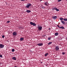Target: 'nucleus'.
I'll return each instance as SVG.
<instances>
[{
	"instance_id": "c756f323",
	"label": "nucleus",
	"mask_w": 67,
	"mask_h": 67,
	"mask_svg": "<svg viewBox=\"0 0 67 67\" xmlns=\"http://www.w3.org/2000/svg\"><path fill=\"white\" fill-rule=\"evenodd\" d=\"M19 29H22V27H19Z\"/></svg>"
},
{
	"instance_id": "423d86ee",
	"label": "nucleus",
	"mask_w": 67,
	"mask_h": 67,
	"mask_svg": "<svg viewBox=\"0 0 67 67\" xmlns=\"http://www.w3.org/2000/svg\"><path fill=\"white\" fill-rule=\"evenodd\" d=\"M59 49V47L58 46H57L55 47V49L56 51H58Z\"/></svg>"
},
{
	"instance_id": "7ed1b4c3",
	"label": "nucleus",
	"mask_w": 67,
	"mask_h": 67,
	"mask_svg": "<svg viewBox=\"0 0 67 67\" xmlns=\"http://www.w3.org/2000/svg\"><path fill=\"white\" fill-rule=\"evenodd\" d=\"M52 10H55L57 12L59 11V9L57 8V7H54L52 8Z\"/></svg>"
},
{
	"instance_id": "aec40b11",
	"label": "nucleus",
	"mask_w": 67,
	"mask_h": 67,
	"mask_svg": "<svg viewBox=\"0 0 67 67\" xmlns=\"http://www.w3.org/2000/svg\"><path fill=\"white\" fill-rule=\"evenodd\" d=\"M52 43V42H50L48 43V45H50V44H51Z\"/></svg>"
},
{
	"instance_id": "b1692460",
	"label": "nucleus",
	"mask_w": 67,
	"mask_h": 67,
	"mask_svg": "<svg viewBox=\"0 0 67 67\" xmlns=\"http://www.w3.org/2000/svg\"><path fill=\"white\" fill-rule=\"evenodd\" d=\"M10 23V21H7V23Z\"/></svg>"
},
{
	"instance_id": "72a5a7b5",
	"label": "nucleus",
	"mask_w": 67,
	"mask_h": 67,
	"mask_svg": "<svg viewBox=\"0 0 67 67\" xmlns=\"http://www.w3.org/2000/svg\"><path fill=\"white\" fill-rule=\"evenodd\" d=\"M66 40H67V38H66Z\"/></svg>"
},
{
	"instance_id": "0eeeda50",
	"label": "nucleus",
	"mask_w": 67,
	"mask_h": 67,
	"mask_svg": "<svg viewBox=\"0 0 67 67\" xmlns=\"http://www.w3.org/2000/svg\"><path fill=\"white\" fill-rule=\"evenodd\" d=\"M52 18L54 20H56L57 19V16H53Z\"/></svg>"
},
{
	"instance_id": "9b49d317",
	"label": "nucleus",
	"mask_w": 67,
	"mask_h": 67,
	"mask_svg": "<svg viewBox=\"0 0 67 67\" xmlns=\"http://www.w3.org/2000/svg\"><path fill=\"white\" fill-rule=\"evenodd\" d=\"M24 40V38H21L20 39V41H23Z\"/></svg>"
},
{
	"instance_id": "2f4dec72",
	"label": "nucleus",
	"mask_w": 67,
	"mask_h": 67,
	"mask_svg": "<svg viewBox=\"0 0 67 67\" xmlns=\"http://www.w3.org/2000/svg\"><path fill=\"white\" fill-rule=\"evenodd\" d=\"M14 67H18V66H14Z\"/></svg>"
},
{
	"instance_id": "412c9836",
	"label": "nucleus",
	"mask_w": 67,
	"mask_h": 67,
	"mask_svg": "<svg viewBox=\"0 0 67 67\" xmlns=\"http://www.w3.org/2000/svg\"><path fill=\"white\" fill-rule=\"evenodd\" d=\"M60 20H63V18H60Z\"/></svg>"
},
{
	"instance_id": "2eb2a0df",
	"label": "nucleus",
	"mask_w": 67,
	"mask_h": 67,
	"mask_svg": "<svg viewBox=\"0 0 67 67\" xmlns=\"http://www.w3.org/2000/svg\"><path fill=\"white\" fill-rule=\"evenodd\" d=\"M58 35V32L55 33V36H57Z\"/></svg>"
},
{
	"instance_id": "f8f14e48",
	"label": "nucleus",
	"mask_w": 67,
	"mask_h": 67,
	"mask_svg": "<svg viewBox=\"0 0 67 67\" xmlns=\"http://www.w3.org/2000/svg\"><path fill=\"white\" fill-rule=\"evenodd\" d=\"M26 12L29 13H31V11L29 10H27V11H26Z\"/></svg>"
},
{
	"instance_id": "4468645a",
	"label": "nucleus",
	"mask_w": 67,
	"mask_h": 67,
	"mask_svg": "<svg viewBox=\"0 0 67 67\" xmlns=\"http://www.w3.org/2000/svg\"><path fill=\"white\" fill-rule=\"evenodd\" d=\"M59 28H60L61 29H64L65 28L63 26H62V27H59Z\"/></svg>"
},
{
	"instance_id": "39448f33",
	"label": "nucleus",
	"mask_w": 67,
	"mask_h": 67,
	"mask_svg": "<svg viewBox=\"0 0 67 67\" xmlns=\"http://www.w3.org/2000/svg\"><path fill=\"white\" fill-rule=\"evenodd\" d=\"M4 45L2 44H0V48H4Z\"/></svg>"
},
{
	"instance_id": "a211bd4d",
	"label": "nucleus",
	"mask_w": 67,
	"mask_h": 67,
	"mask_svg": "<svg viewBox=\"0 0 67 67\" xmlns=\"http://www.w3.org/2000/svg\"><path fill=\"white\" fill-rule=\"evenodd\" d=\"M63 20L65 21H67V19H64Z\"/></svg>"
},
{
	"instance_id": "ddd939ff",
	"label": "nucleus",
	"mask_w": 67,
	"mask_h": 67,
	"mask_svg": "<svg viewBox=\"0 0 67 67\" xmlns=\"http://www.w3.org/2000/svg\"><path fill=\"white\" fill-rule=\"evenodd\" d=\"M12 59H13V60H16V58H15V57H13Z\"/></svg>"
},
{
	"instance_id": "393cba45",
	"label": "nucleus",
	"mask_w": 67,
	"mask_h": 67,
	"mask_svg": "<svg viewBox=\"0 0 67 67\" xmlns=\"http://www.w3.org/2000/svg\"><path fill=\"white\" fill-rule=\"evenodd\" d=\"M48 40H51V38L49 37L48 38Z\"/></svg>"
},
{
	"instance_id": "dca6fc26",
	"label": "nucleus",
	"mask_w": 67,
	"mask_h": 67,
	"mask_svg": "<svg viewBox=\"0 0 67 67\" xmlns=\"http://www.w3.org/2000/svg\"><path fill=\"white\" fill-rule=\"evenodd\" d=\"M61 23H62V24H65V22L63 21L62 20L61 21Z\"/></svg>"
},
{
	"instance_id": "1a4fd4ad",
	"label": "nucleus",
	"mask_w": 67,
	"mask_h": 67,
	"mask_svg": "<svg viewBox=\"0 0 67 67\" xmlns=\"http://www.w3.org/2000/svg\"><path fill=\"white\" fill-rule=\"evenodd\" d=\"M12 35L13 36H16L17 35V33L15 32H13V33Z\"/></svg>"
},
{
	"instance_id": "bb28decb",
	"label": "nucleus",
	"mask_w": 67,
	"mask_h": 67,
	"mask_svg": "<svg viewBox=\"0 0 67 67\" xmlns=\"http://www.w3.org/2000/svg\"><path fill=\"white\" fill-rule=\"evenodd\" d=\"M65 54V53L64 52H62V54L64 55Z\"/></svg>"
},
{
	"instance_id": "20e7f679",
	"label": "nucleus",
	"mask_w": 67,
	"mask_h": 67,
	"mask_svg": "<svg viewBox=\"0 0 67 67\" xmlns=\"http://www.w3.org/2000/svg\"><path fill=\"white\" fill-rule=\"evenodd\" d=\"M30 24H31V25H32L34 26H36V24H35L34 23H33V22H30Z\"/></svg>"
},
{
	"instance_id": "cd10ccee",
	"label": "nucleus",
	"mask_w": 67,
	"mask_h": 67,
	"mask_svg": "<svg viewBox=\"0 0 67 67\" xmlns=\"http://www.w3.org/2000/svg\"><path fill=\"white\" fill-rule=\"evenodd\" d=\"M61 1V0H58V2H60Z\"/></svg>"
},
{
	"instance_id": "9d476101",
	"label": "nucleus",
	"mask_w": 67,
	"mask_h": 67,
	"mask_svg": "<svg viewBox=\"0 0 67 67\" xmlns=\"http://www.w3.org/2000/svg\"><path fill=\"white\" fill-rule=\"evenodd\" d=\"M44 4L45 5L47 6H48V5H49V4L47 2L45 3Z\"/></svg>"
},
{
	"instance_id": "7c9ffc66",
	"label": "nucleus",
	"mask_w": 67,
	"mask_h": 67,
	"mask_svg": "<svg viewBox=\"0 0 67 67\" xmlns=\"http://www.w3.org/2000/svg\"><path fill=\"white\" fill-rule=\"evenodd\" d=\"M57 27H59V25H57Z\"/></svg>"
},
{
	"instance_id": "f03ea898",
	"label": "nucleus",
	"mask_w": 67,
	"mask_h": 67,
	"mask_svg": "<svg viewBox=\"0 0 67 67\" xmlns=\"http://www.w3.org/2000/svg\"><path fill=\"white\" fill-rule=\"evenodd\" d=\"M42 27H43L41 26H38L37 27V28L38 30L39 31H41L42 29Z\"/></svg>"
},
{
	"instance_id": "a878e982",
	"label": "nucleus",
	"mask_w": 67,
	"mask_h": 67,
	"mask_svg": "<svg viewBox=\"0 0 67 67\" xmlns=\"http://www.w3.org/2000/svg\"><path fill=\"white\" fill-rule=\"evenodd\" d=\"M41 8L42 9H44V7L43 6L42 7H41Z\"/></svg>"
},
{
	"instance_id": "f3484780",
	"label": "nucleus",
	"mask_w": 67,
	"mask_h": 67,
	"mask_svg": "<svg viewBox=\"0 0 67 67\" xmlns=\"http://www.w3.org/2000/svg\"><path fill=\"white\" fill-rule=\"evenodd\" d=\"M48 54V53H47L44 55V56L45 57L47 56Z\"/></svg>"
},
{
	"instance_id": "6e6552de",
	"label": "nucleus",
	"mask_w": 67,
	"mask_h": 67,
	"mask_svg": "<svg viewBox=\"0 0 67 67\" xmlns=\"http://www.w3.org/2000/svg\"><path fill=\"white\" fill-rule=\"evenodd\" d=\"M43 43H39V44H38L37 45L39 46H42L43 45Z\"/></svg>"
},
{
	"instance_id": "c85d7f7f",
	"label": "nucleus",
	"mask_w": 67,
	"mask_h": 67,
	"mask_svg": "<svg viewBox=\"0 0 67 67\" xmlns=\"http://www.w3.org/2000/svg\"><path fill=\"white\" fill-rule=\"evenodd\" d=\"M26 0H21V1H25Z\"/></svg>"
},
{
	"instance_id": "f704fd0d",
	"label": "nucleus",
	"mask_w": 67,
	"mask_h": 67,
	"mask_svg": "<svg viewBox=\"0 0 67 67\" xmlns=\"http://www.w3.org/2000/svg\"><path fill=\"white\" fill-rule=\"evenodd\" d=\"M66 2H67V0H66Z\"/></svg>"
},
{
	"instance_id": "f257e3e1",
	"label": "nucleus",
	"mask_w": 67,
	"mask_h": 67,
	"mask_svg": "<svg viewBox=\"0 0 67 67\" xmlns=\"http://www.w3.org/2000/svg\"><path fill=\"white\" fill-rule=\"evenodd\" d=\"M31 6V4L28 3H27V5H26V7L27 8H28Z\"/></svg>"
},
{
	"instance_id": "6ab92c4d",
	"label": "nucleus",
	"mask_w": 67,
	"mask_h": 67,
	"mask_svg": "<svg viewBox=\"0 0 67 67\" xmlns=\"http://www.w3.org/2000/svg\"><path fill=\"white\" fill-rule=\"evenodd\" d=\"M14 51H15V50L14 48H13L12 49V51L13 52H14Z\"/></svg>"
},
{
	"instance_id": "4be33fe9",
	"label": "nucleus",
	"mask_w": 67,
	"mask_h": 67,
	"mask_svg": "<svg viewBox=\"0 0 67 67\" xmlns=\"http://www.w3.org/2000/svg\"><path fill=\"white\" fill-rule=\"evenodd\" d=\"M0 57L1 58H2V55L1 54H0Z\"/></svg>"
},
{
	"instance_id": "5701e85b",
	"label": "nucleus",
	"mask_w": 67,
	"mask_h": 67,
	"mask_svg": "<svg viewBox=\"0 0 67 67\" xmlns=\"http://www.w3.org/2000/svg\"><path fill=\"white\" fill-rule=\"evenodd\" d=\"M2 38H4V35H3L2 36Z\"/></svg>"
},
{
	"instance_id": "473e14b6",
	"label": "nucleus",
	"mask_w": 67,
	"mask_h": 67,
	"mask_svg": "<svg viewBox=\"0 0 67 67\" xmlns=\"http://www.w3.org/2000/svg\"><path fill=\"white\" fill-rule=\"evenodd\" d=\"M43 1V0H40V1Z\"/></svg>"
},
{
	"instance_id": "c9c22d12",
	"label": "nucleus",
	"mask_w": 67,
	"mask_h": 67,
	"mask_svg": "<svg viewBox=\"0 0 67 67\" xmlns=\"http://www.w3.org/2000/svg\"><path fill=\"white\" fill-rule=\"evenodd\" d=\"M66 24H67V23H66Z\"/></svg>"
}]
</instances>
